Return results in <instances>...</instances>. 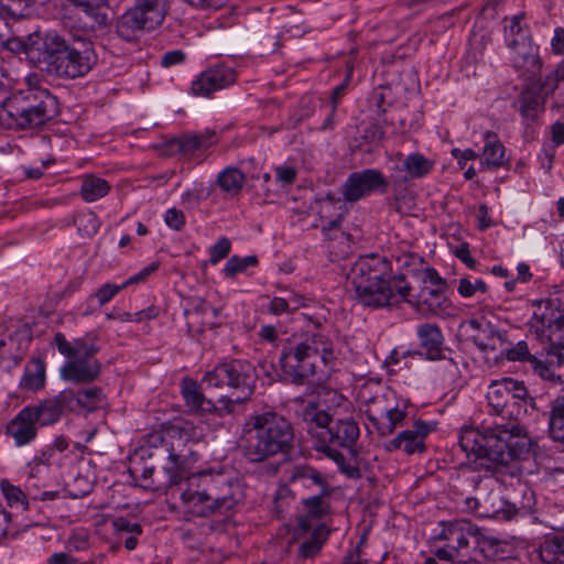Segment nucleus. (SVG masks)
<instances>
[{
	"mask_svg": "<svg viewBox=\"0 0 564 564\" xmlns=\"http://www.w3.org/2000/svg\"><path fill=\"white\" fill-rule=\"evenodd\" d=\"M505 351L508 360L528 364L538 376L549 375L545 361L541 359L538 352L532 351L527 341L520 340Z\"/></svg>",
	"mask_w": 564,
	"mask_h": 564,
	"instance_id": "28",
	"label": "nucleus"
},
{
	"mask_svg": "<svg viewBox=\"0 0 564 564\" xmlns=\"http://www.w3.org/2000/svg\"><path fill=\"white\" fill-rule=\"evenodd\" d=\"M9 356L17 359L19 352L25 350L32 339L31 328L26 325L18 326L13 332L8 335Z\"/></svg>",
	"mask_w": 564,
	"mask_h": 564,
	"instance_id": "39",
	"label": "nucleus"
},
{
	"mask_svg": "<svg viewBox=\"0 0 564 564\" xmlns=\"http://www.w3.org/2000/svg\"><path fill=\"white\" fill-rule=\"evenodd\" d=\"M344 208L345 205L343 202L330 194H327L325 197L318 199V214L322 219L332 216L333 210H338L339 213L343 212Z\"/></svg>",
	"mask_w": 564,
	"mask_h": 564,
	"instance_id": "47",
	"label": "nucleus"
},
{
	"mask_svg": "<svg viewBox=\"0 0 564 564\" xmlns=\"http://www.w3.org/2000/svg\"><path fill=\"white\" fill-rule=\"evenodd\" d=\"M321 550L319 542L312 540L301 544L299 554L302 558L313 557Z\"/></svg>",
	"mask_w": 564,
	"mask_h": 564,
	"instance_id": "59",
	"label": "nucleus"
},
{
	"mask_svg": "<svg viewBox=\"0 0 564 564\" xmlns=\"http://www.w3.org/2000/svg\"><path fill=\"white\" fill-rule=\"evenodd\" d=\"M32 413L23 408L7 426V434L13 437L17 446H24L36 437V421Z\"/></svg>",
	"mask_w": 564,
	"mask_h": 564,
	"instance_id": "22",
	"label": "nucleus"
},
{
	"mask_svg": "<svg viewBox=\"0 0 564 564\" xmlns=\"http://www.w3.org/2000/svg\"><path fill=\"white\" fill-rule=\"evenodd\" d=\"M550 436L556 441L564 443V405L555 401L549 419Z\"/></svg>",
	"mask_w": 564,
	"mask_h": 564,
	"instance_id": "41",
	"label": "nucleus"
},
{
	"mask_svg": "<svg viewBox=\"0 0 564 564\" xmlns=\"http://www.w3.org/2000/svg\"><path fill=\"white\" fill-rule=\"evenodd\" d=\"M54 343L59 354L68 360L61 368V378L75 383H89L98 378L101 364L94 358L99 347L89 336L68 341L64 334L56 333Z\"/></svg>",
	"mask_w": 564,
	"mask_h": 564,
	"instance_id": "9",
	"label": "nucleus"
},
{
	"mask_svg": "<svg viewBox=\"0 0 564 564\" xmlns=\"http://www.w3.org/2000/svg\"><path fill=\"white\" fill-rule=\"evenodd\" d=\"M236 80V73L226 66H216L204 70L193 83L192 93L207 97L214 91L224 89Z\"/></svg>",
	"mask_w": 564,
	"mask_h": 564,
	"instance_id": "17",
	"label": "nucleus"
},
{
	"mask_svg": "<svg viewBox=\"0 0 564 564\" xmlns=\"http://www.w3.org/2000/svg\"><path fill=\"white\" fill-rule=\"evenodd\" d=\"M257 378L256 368L249 361L234 359L216 366L204 376L203 382L210 388L227 387L231 390L229 395L219 399L224 409L231 412L235 404L243 403L251 398Z\"/></svg>",
	"mask_w": 564,
	"mask_h": 564,
	"instance_id": "8",
	"label": "nucleus"
},
{
	"mask_svg": "<svg viewBox=\"0 0 564 564\" xmlns=\"http://www.w3.org/2000/svg\"><path fill=\"white\" fill-rule=\"evenodd\" d=\"M126 288V284H111L107 283L100 286L94 294V297L98 301L100 306H104L111 301L121 290Z\"/></svg>",
	"mask_w": 564,
	"mask_h": 564,
	"instance_id": "49",
	"label": "nucleus"
},
{
	"mask_svg": "<svg viewBox=\"0 0 564 564\" xmlns=\"http://www.w3.org/2000/svg\"><path fill=\"white\" fill-rule=\"evenodd\" d=\"M433 161L421 153H411L403 158L402 153L395 154V164L391 169V181L394 184H403L413 178L427 175L433 169Z\"/></svg>",
	"mask_w": 564,
	"mask_h": 564,
	"instance_id": "16",
	"label": "nucleus"
},
{
	"mask_svg": "<svg viewBox=\"0 0 564 564\" xmlns=\"http://www.w3.org/2000/svg\"><path fill=\"white\" fill-rule=\"evenodd\" d=\"M466 509L479 518L511 520L518 510L514 505L506 501L491 479L479 480L477 494L465 499Z\"/></svg>",
	"mask_w": 564,
	"mask_h": 564,
	"instance_id": "12",
	"label": "nucleus"
},
{
	"mask_svg": "<svg viewBox=\"0 0 564 564\" xmlns=\"http://www.w3.org/2000/svg\"><path fill=\"white\" fill-rule=\"evenodd\" d=\"M35 0H0L1 8L13 18H23Z\"/></svg>",
	"mask_w": 564,
	"mask_h": 564,
	"instance_id": "45",
	"label": "nucleus"
},
{
	"mask_svg": "<svg viewBox=\"0 0 564 564\" xmlns=\"http://www.w3.org/2000/svg\"><path fill=\"white\" fill-rule=\"evenodd\" d=\"M529 397L524 384L512 378L494 382L487 392L489 406L498 415L489 426L462 429L458 444L475 455L478 466L492 474L516 476L518 463L530 457L535 445L527 429L512 416L525 412L521 402Z\"/></svg>",
	"mask_w": 564,
	"mask_h": 564,
	"instance_id": "1",
	"label": "nucleus"
},
{
	"mask_svg": "<svg viewBox=\"0 0 564 564\" xmlns=\"http://www.w3.org/2000/svg\"><path fill=\"white\" fill-rule=\"evenodd\" d=\"M231 249V242L228 238L221 237L218 241L213 245L209 249L212 264H217L220 260L226 258Z\"/></svg>",
	"mask_w": 564,
	"mask_h": 564,
	"instance_id": "50",
	"label": "nucleus"
},
{
	"mask_svg": "<svg viewBox=\"0 0 564 564\" xmlns=\"http://www.w3.org/2000/svg\"><path fill=\"white\" fill-rule=\"evenodd\" d=\"M389 186L382 172L376 169H366L351 173L344 185L341 194L346 202L355 203L372 192L384 193Z\"/></svg>",
	"mask_w": 564,
	"mask_h": 564,
	"instance_id": "15",
	"label": "nucleus"
},
{
	"mask_svg": "<svg viewBox=\"0 0 564 564\" xmlns=\"http://www.w3.org/2000/svg\"><path fill=\"white\" fill-rule=\"evenodd\" d=\"M63 392L69 393L72 397L67 401L68 410H85L87 412L95 411L101 408L105 403V394L101 388L91 387L75 392L70 389H65Z\"/></svg>",
	"mask_w": 564,
	"mask_h": 564,
	"instance_id": "25",
	"label": "nucleus"
},
{
	"mask_svg": "<svg viewBox=\"0 0 564 564\" xmlns=\"http://www.w3.org/2000/svg\"><path fill=\"white\" fill-rule=\"evenodd\" d=\"M112 528L115 532H127L134 535H141L142 534V527L137 522H130L124 517H118L112 520Z\"/></svg>",
	"mask_w": 564,
	"mask_h": 564,
	"instance_id": "52",
	"label": "nucleus"
},
{
	"mask_svg": "<svg viewBox=\"0 0 564 564\" xmlns=\"http://www.w3.org/2000/svg\"><path fill=\"white\" fill-rule=\"evenodd\" d=\"M182 395L191 411H209L214 404L200 392L196 381L185 378L182 381Z\"/></svg>",
	"mask_w": 564,
	"mask_h": 564,
	"instance_id": "35",
	"label": "nucleus"
},
{
	"mask_svg": "<svg viewBox=\"0 0 564 564\" xmlns=\"http://www.w3.org/2000/svg\"><path fill=\"white\" fill-rule=\"evenodd\" d=\"M110 191L109 183L100 177L88 175L83 180L80 195L85 202L91 203L106 196Z\"/></svg>",
	"mask_w": 564,
	"mask_h": 564,
	"instance_id": "38",
	"label": "nucleus"
},
{
	"mask_svg": "<svg viewBox=\"0 0 564 564\" xmlns=\"http://www.w3.org/2000/svg\"><path fill=\"white\" fill-rule=\"evenodd\" d=\"M258 263L256 256H247L239 258L234 256L228 259L224 272L227 276L234 278L237 273L245 271L248 267H253Z\"/></svg>",
	"mask_w": 564,
	"mask_h": 564,
	"instance_id": "44",
	"label": "nucleus"
},
{
	"mask_svg": "<svg viewBox=\"0 0 564 564\" xmlns=\"http://www.w3.org/2000/svg\"><path fill=\"white\" fill-rule=\"evenodd\" d=\"M45 384V365L41 359H32L24 368L20 387L26 390L36 391Z\"/></svg>",
	"mask_w": 564,
	"mask_h": 564,
	"instance_id": "36",
	"label": "nucleus"
},
{
	"mask_svg": "<svg viewBox=\"0 0 564 564\" xmlns=\"http://www.w3.org/2000/svg\"><path fill=\"white\" fill-rule=\"evenodd\" d=\"M1 491L11 508H21L23 511L29 509V501L20 487L12 485L9 480L2 479L0 482Z\"/></svg>",
	"mask_w": 564,
	"mask_h": 564,
	"instance_id": "42",
	"label": "nucleus"
},
{
	"mask_svg": "<svg viewBox=\"0 0 564 564\" xmlns=\"http://www.w3.org/2000/svg\"><path fill=\"white\" fill-rule=\"evenodd\" d=\"M37 42H44V33L39 31L24 37H13L8 40L7 47L13 53H23L26 56V59L35 67H37V59L35 54L40 51V45Z\"/></svg>",
	"mask_w": 564,
	"mask_h": 564,
	"instance_id": "32",
	"label": "nucleus"
},
{
	"mask_svg": "<svg viewBox=\"0 0 564 564\" xmlns=\"http://www.w3.org/2000/svg\"><path fill=\"white\" fill-rule=\"evenodd\" d=\"M329 496L330 494L315 492L313 496L302 500L305 514L299 519L301 531L308 532L313 529L312 521L318 520L328 513L329 503L327 498Z\"/></svg>",
	"mask_w": 564,
	"mask_h": 564,
	"instance_id": "24",
	"label": "nucleus"
},
{
	"mask_svg": "<svg viewBox=\"0 0 564 564\" xmlns=\"http://www.w3.org/2000/svg\"><path fill=\"white\" fill-rule=\"evenodd\" d=\"M181 438L177 445L170 440L156 435L152 442L141 447L131 462L130 473L140 477L149 486L154 484L152 480L155 468L161 467L167 475V485L180 484L185 477V470L197 460V454L192 449L180 448Z\"/></svg>",
	"mask_w": 564,
	"mask_h": 564,
	"instance_id": "6",
	"label": "nucleus"
},
{
	"mask_svg": "<svg viewBox=\"0 0 564 564\" xmlns=\"http://www.w3.org/2000/svg\"><path fill=\"white\" fill-rule=\"evenodd\" d=\"M292 423L275 412L253 415L243 425L239 446L249 463H263L276 456H286L294 447Z\"/></svg>",
	"mask_w": 564,
	"mask_h": 564,
	"instance_id": "4",
	"label": "nucleus"
},
{
	"mask_svg": "<svg viewBox=\"0 0 564 564\" xmlns=\"http://www.w3.org/2000/svg\"><path fill=\"white\" fill-rule=\"evenodd\" d=\"M485 145L482 150L481 165L485 169H499L506 163V149L498 135L491 131L484 133Z\"/></svg>",
	"mask_w": 564,
	"mask_h": 564,
	"instance_id": "29",
	"label": "nucleus"
},
{
	"mask_svg": "<svg viewBox=\"0 0 564 564\" xmlns=\"http://www.w3.org/2000/svg\"><path fill=\"white\" fill-rule=\"evenodd\" d=\"M165 223L170 228L174 230H180L185 224V217L183 212L174 207L167 209L165 214Z\"/></svg>",
	"mask_w": 564,
	"mask_h": 564,
	"instance_id": "53",
	"label": "nucleus"
},
{
	"mask_svg": "<svg viewBox=\"0 0 564 564\" xmlns=\"http://www.w3.org/2000/svg\"><path fill=\"white\" fill-rule=\"evenodd\" d=\"M470 327L479 333L473 337V343L481 350H497L506 341V332L497 328L490 322L480 323L476 319L469 322Z\"/></svg>",
	"mask_w": 564,
	"mask_h": 564,
	"instance_id": "23",
	"label": "nucleus"
},
{
	"mask_svg": "<svg viewBox=\"0 0 564 564\" xmlns=\"http://www.w3.org/2000/svg\"><path fill=\"white\" fill-rule=\"evenodd\" d=\"M37 43V68L58 77H83L96 64L93 43L83 36L45 32L44 42Z\"/></svg>",
	"mask_w": 564,
	"mask_h": 564,
	"instance_id": "5",
	"label": "nucleus"
},
{
	"mask_svg": "<svg viewBox=\"0 0 564 564\" xmlns=\"http://www.w3.org/2000/svg\"><path fill=\"white\" fill-rule=\"evenodd\" d=\"M167 13L165 0H135L116 23L117 34L126 42L139 40L144 32L160 26Z\"/></svg>",
	"mask_w": 564,
	"mask_h": 564,
	"instance_id": "10",
	"label": "nucleus"
},
{
	"mask_svg": "<svg viewBox=\"0 0 564 564\" xmlns=\"http://www.w3.org/2000/svg\"><path fill=\"white\" fill-rule=\"evenodd\" d=\"M558 82L562 80L558 77L557 72L555 70L554 73L546 75L544 79L533 80L531 82V84L538 85L540 87V94L543 95L544 98H546V96H549L556 89Z\"/></svg>",
	"mask_w": 564,
	"mask_h": 564,
	"instance_id": "51",
	"label": "nucleus"
},
{
	"mask_svg": "<svg viewBox=\"0 0 564 564\" xmlns=\"http://www.w3.org/2000/svg\"><path fill=\"white\" fill-rule=\"evenodd\" d=\"M248 174L238 167L227 166L216 178L217 185L228 195L237 196L243 188Z\"/></svg>",
	"mask_w": 564,
	"mask_h": 564,
	"instance_id": "34",
	"label": "nucleus"
},
{
	"mask_svg": "<svg viewBox=\"0 0 564 564\" xmlns=\"http://www.w3.org/2000/svg\"><path fill=\"white\" fill-rule=\"evenodd\" d=\"M540 557L546 564H563L564 534L546 539L540 546Z\"/></svg>",
	"mask_w": 564,
	"mask_h": 564,
	"instance_id": "37",
	"label": "nucleus"
},
{
	"mask_svg": "<svg viewBox=\"0 0 564 564\" xmlns=\"http://www.w3.org/2000/svg\"><path fill=\"white\" fill-rule=\"evenodd\" d=\"M159 315V308L156 306H149L145 310H141L135 313L128 312H111L107 314V318L109 319H120L122 322H143L153 319Z\"/></svg>",
	"mask_w": 564,
	"mask_h": 564,
	"instance_id": "43",
	"label": "nucleus"
},
{
	"mask_svg": "<svg viewBox=\"0 0 564 564\" xmlns=\"http://www.w3.org/2000/svg\"><path fill=\"white\" fill-rule=\"evenodd\" d=\"M337 360L333 338L323 330L306 332L288 339L279 364L284 379L296 386L322 380Z\"/></svg>",
	"mask_w": 564,
	"mask_h": 564,
	"instance_id": "2",
	"label": "nucleus"
},
{
	"mask_svg": "<svg viewBox=\"0 0 564 564\" xmlns=\"http://www.w3.org/2000/svg\"><path fill=\"white\" fill-rule=\"evenodd\" d=\"M455 256L463 261L468 268L475 269L476 260L470 256L468 245H462L456 249Z\"/></svg>",
	"mask_w": 564,
	"mask_h": 564,
	"instance_id": "62",
	"label": "nucleus"
},
{
	"mask_svg": "<svg viewBox=\"0 0 564 564\" xmlns=\"http://www.w3.org/2000/svg\"><path fill=\"white\" fill-rule=\"evenodd\" d=\"M391 263L379 254L360 257L347 274L357 300L365 306L384 307L392 304L394 292L408 300L412 288L402 274L392 276Z\"/></svg>",
	"mask_w": 564,
	"mask_h": 564,
	"instance_id": "3",
	"label": "nucleus"
},
{
	"mask_svg": "<svg viewBox=\"0 0 564 564\" xmlns=\"http://www.w3.org/2000/svg\"><path fill=\"white\" fill-rule=\"evenodd\" d=\"M523 14L513 15L510 20V24L505 26L506 39L508 43L511 39H524L530 41L528 31L522 25Z\"/></svg>",
	"mask_w": 564,
	"mask_h": 564,
	"instance_id": "46",
	"label": "nucleus"
},
{
	"mask_svg": "<svg viewBox=\"0 0 564 564\" xmlns=\"http://www.w3.org/2000/svg\"><path fill=\"white\" fill-rule=\"evenodd\" d=\"M431 432V427L422 420H416L412 429L399 433L394 438L386 444L389 452L402 449L405 454L423 453L425 451V438Z\"/></svg>",
	"mask_w": 564,
	"mask_h": 564,
	"instance_id": "18",
	"label": "nucleus"
},
{
	"mask_svg": "<svg viewBox=\"0 0 564 564\" xmlns=\"http://www.w3.org/2000/svg\"><path fill=\"white\" fill-rule=\"evenodd\" d=\"M420 280L423 286L413 300L408 297L409 303H414L420 312L430 314L443 313L446 305L445 291L447 289L446 281L433 268H425Z\"/></svg>",
	"mask_w": 564,
	"mask_h": 564,
	"instance_id": "13",
	"label": "nucleus"
},
{
	"mask_svg": "<svg viewBox=\"0 0 564 564\" xmlns=\"http://www.w3.org/2000/svg\"><path fill=\"white\" fill-rule=\"evenodd\" d=\"M406 416L408 403L398 398L393 404L372 420L371 425L380 436L386 437L391 435L398 427L403 426Z\"/></svg>",
	"mask_w": 564,
	"mask_h": 564,
	"instance_id": "21",
	"label": "nucleus"
},
{
	"mask_svg": "<svg viewBox=\"0 0 564 564\" xmlns=\"http://www.w3.org/2000/svg\"><path fill=\"white\" fill-rule=\"evenodd\" d=\"M364 398V412L370 423L380 413L386 411L395 400L399 398L394 390L389 387H379L373 395L362 397Z\"/></svg>",
	"mask_w": 564,
	"mask_h": 564,
	"instance_id": "30",
	"label": "nucleus"
},
{
	"mask_svg": "<svg viewBox=\"0 0 564 564\" xmlns=\"http://www.w3.org/2000/svg\"><path fill=\"white\" fill-rule=\"evenodd\" d=\"M291 481L303 488L321 494H332L326 478L315 468L310 466H296L292 473Z\"/></svg>",
	"mask_w": 564,
	"mask_h": 564,
	"instance_id": "27",
	"label": "nucleus"
},
{
	"mask_svg": "<svg viewBox=\"0 0 564 564\" xmlns=\"http://www.w3.org/2000/svg\"><path fill=\"white\" fill-rule=\"evenodd\" d=\"M70 394L61 391L53 398L45 399L39 404L26 406L30 412H33V417L41 426L52 425L59 421L65 409L68 410L67 401Z\"/></svg>",
	"mask_w": 564,
	"mask_h": 564,
	"instance_id": "19",
	"label": "nucleus"
},
{
	"mask_svg": "<svg viewBox=\"0 0 564 564\" xmlns=\"http://www.w3.org/2000/svg\"><path fill=\"white\" fill-rule=\"evenodd\" d=\"M518 110L525 120H535L538 115L543 111L545 98L540 94V87L529 83L522 89L518 98Z\"/></svg>",
	"mask_w": 564,
	"mask_h": 564,
	"instance_id": "26",
	"label": "nucleus"
},
{
	"mask_svg": "<svg viewBox=\"0 0 564 564\" xmlns=\"http://www.w3.org/2000/svg\"><path fill=\"white\" fill-rule=\"evenodd\" d=\"M383 137L384 131L378 123H370L362 134V138L370 144H378Z\"/></svg>",
	"mask_w": 564,
	"mask_h": 564,
	"instance_id": "54",
	"label": "nucleus"
},
{
	"mask_svg": "<svg viewBox=\"0 0 564 564\" xmlns=\"http://www.w3.org/2000/svg\"><path fill=\"white\" fill-rule=\"evenodd\" d=\"M341 564H368V561L361 558L360 545H356L347 552Z\"/></svg>",
	"mask_w": 564,
	"mask_h": 564,
	"instance_id": "63",
	"label": "nucleus"
},
{
	"mask_svg": "<svg viewBox=\"0 0 564 564\" xmlns=\"http://www.w3.org/2000/svg\"><path fill=\"white\" fill-rule=\"evenodd\" d=\"M269 312L274 315H281L283 313H289V301L283 297H273L269 304Z\"/></svg>",
	"mask_w": 564,
	"mask_h": 564,
	"instance_id": "60",
	"label": "nucleus"
},
{
	"mask_svg": "<svg viewBox=\"0 0 564 564\" xmlns=\"http://www.w3.org/2000/svg\"><path fill=\"white\" fill-rule=\"evenodd\" d=\"M158 267H159V264L155 262L150 263L148 267L142 269L139 273L130 276L127 281L123 282V284H126V288H127L128 285L145 281L158 269Z\"/></svg>",
	"mask_w": 564,
	"mask_h": 564,
	"instance_id": "56",
	"label": "nucleus"
},
{
	"mask_svg": "<svg viewBox=\"0 0 564 564\" xmlns=\"http://www.w3.org/2000/svg\"><path fill=\"white\" fill-rule=\"evenodd\" d=\"M214 132H206L202 134L183 135L178 139L171 141L172 150L183 153L186 156H192L196 151L207 149L214 144Z\"/></svg>",
	"mask_w": 564,
	"mask_h": 564,
	"instance_id": "33",
	"label": "nucleus"
},
{
	"mask_svg": "<svg viewBox=\"0 0 564 564\" xmlns=\"http://www.w3.org/2000/svg\"><path fill=\"white\" fill-rule=\"evenodd\" d=\"M182 499L199 517H209L216 512L221 513L232 509L236 505L235 498L229 494V486L224 481L219 486L208 476L204 477L203 489H186L182 492Z\"/></svg>",
	"mask_w": 564,
	"mask_h": 564,
	"instance_id": "11",
	"label": "nucleus"
},
{
	"mask_svg": "<svg viewBox=\"0 0 564 564\" xmlns=\"http://www.w3.org/2000/svg\"><path fill=\"white\" fill-rule=\"evenodd\" d=\"M549 375L540 376L544 380L564 383V347H560L549 354L545 362Z\"/></svg>",
	"mask_w": 564,
	"mask_h": 564,
	"instance_id": "40",
	"label": "nucleus"
},
{
	"mask_svg": "<svg viewBox=\"0 0 564 564\" xmlns=\"http://www.w3.org/2000/svg\"><path fill=\"white\" fill-rule=\"evenodd\" d=\"M343 212L336 213L335 217L327 220L322 225V231L326 236L327 239H334L336 235L332 236L330 234L334 231L335 234L339 230L340 221H341Z\"/></svg>",
	"mask_w": 564,
	"mask_h": 564,
	"instance_id": "57",
	"label": "nucleus"
},
{
	"mask_svg": "<svg viewBox=\"0 0 564 564\" xmlns=\"http://www.w3.org/2000/svg\"><path fill=\"white\" fill-rule=\"evenodd\" d=\"M435 556L443 561H452L458 563V554L455 552V549L452 547L448 542L445 547H441L435 551Z\"/></svg>",
	"mask_w": 564,
	"mask_h": 564,
	"instance_id": "64",
	"label": "nucleus"
},
{
	"mask_svg": "<svg viewBox=\"0 0 564 564\" xmlns=\"http://www.w3.org/2000/svg\"><path fill=\"white\" fill-rule=\"evenodd\" d=\"M479 529L468 520H458L449 523L441 533L458 554V563L467 564L476 561V549L479 542Z\"/></svg>",
	"mask_w": 564,
	"mask_h": 564,
	"instance_id": "14",
	"label": "nucleus"
},
{
	"mask_svg": "<svg viewBox=\"0 0 564 564\" xmlns=\"http://www.w3.org/2000/svg\"><path fill=\"white\" fill-rule=\"evenodd\" d=\"M186 58V54L182 50H174L163 54L161 65L165 68L182 64Z\"/></svg>",
	"mask_w": 564,
	"mask_h": 564,
	"instance_id": "55",
	"label": "nucleus"
},
{
	"mask_svg": "<svg viewBox=\"0 0 564 564\" xmlns=\"http://www.w3.org/2000/svg\"><path fill=\"white\" fill-rule=\"evenodd\" d=\"M78 560L70 554L58 552L47 558V564H78Z\"/></svg>",
	"mask_w": 564,
	"mask_h": 564,
	"instance_id": "61",
	"label": "nucleus"
},
{
	"mask_svg": "<svg viewBox=\"0 0 564 564\" xmlns=\"http://www.w3.org/2000/svg\"><path fill=\"white\" fill-rule=\"evenodd\" d=\"M303 420L307 425L306 430L313 440L314 448L324 453L337 465H344L345 456L339 448H352L360 434L357 422L352 417L334 420L313 402L303 409Z\"/></svg>",
	"mask_w": 564,
	"mask_h": 564,
	"instance_id": "7",
	"label": "nucleus"
},
{
	"mask_svg": "<svg viewBox=\"0 0 564 564\" xmlns=\"http://www.w3.org/2000/svg\"><path fill=\"white\" fill-rule=\"evenodd\" d=\"M511 61L516 69L524 74L535 75L540 69V57L536 47L524 39H511Z\"/></svg>",
	"mask_w": 564,
	"mask_h": 564,
	"instance_id": "20",
	"label": "nucleus"
},
{
	"mask_svg": "<svg viewBox=\"0 0 564 564\" xmlns=\"http://www.w3.org/2000/svg\"><path fill=\"white\" fill-rule=\"evenodd\" d=\"M457 291L463 297H470L475 295L476 292L486 293L487 284L479 279L471 282L468 278H462L459 280Z\"/></svg>",
	"mask_w": 564,
	"mask_h": 564,
	"instance_id": "48",
	"label": "nucleus"
},
{
	"mask_svg": "<svg viewBox=\"0 0 564 564\" xmlns=\"http://www.w3.org/2000/svg\"><path fill=\"white\" fill-rule=\"evenodd\" d=\"M275 174L278 181L285 185L292 184L296 176L295 170L291 166H278L275 169Z\"/></svg>",
	"mask_w": 564,
	"mask_h": 564,
	"instance_id": "58",
	"label": "nucleus"
},
{
	"mask_svg": "<svg viewBox=\"0 0 564 564\" xmlns=\"http://www.w3.org/2000/svg\"><path fill=\"white\" fill-rule=\"evenodd\" d=\"M421 346L427 359L436 360L442 356L443 335L435 324H422L417 327Z\"/></svg>",
	"mask_w": 564,
	"mask_h": 564,
	"instance_id": "31",
	"label": "nucleus"
}]
</instances>
